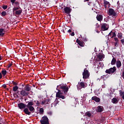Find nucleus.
I'll return each mask as SVG.
<instances>
[{
	"instance_id": "obj_1",
	"label": "nucleus",
	"mask_w": 124,
	"mask_h": 124,
	"mask_svg": "<svg viewBox=\"0 0 124 124\" xmlns=\"http://www.w3.org/2000/svg\"><path fill=\"white\" fill-rule=\"evenodd\" d=\"M56 90L58 91V92L56 93V97L64 99L65 96H64V94H67V92H68L69 90L68 87L64 86L63 84H60L57 86Z\"/></svg>"
},
{
	"instance_id": "obj_2",
	"label": "nucleus",
	"mask_w": 124,
	"mask_h": 124,
	"mask_svg": "<svg viewBox=\"0 0 124 124\" xmlns=\"http://www.w3.org/2000/svg\"><path fill=\"white\" fill-rule=\"evenodd\" d=\"M28 104L26 105V108H25L24 109H23V112L26 114V115H28L30 116V115H31V113H34V110L35 109L33 107L34 103L33 102H27Z\"/></svg>"
},
{
	"instance_id": "obj_3",
	"label": "nucleus",
	"mask_w": 124,
	"mask_h": 124,
	"mask_svg": "<svg viewBox=\"0 0 124 124\" xmlns=\"http://www.w3.org/2000/svg\"><path fill=\"white\" fill-rule=\"evenodd\" d=\"M16 93H17L19 95H21V96H23V97L28 96V95L30 94V93L27 92V91H26L23 89L20 91H17V92Z\"/></svg>"
},
{
	"instance_id": "obj_4",
	"label": "nucleus",
	"mask_w": 124,
	"mask_h": 124,
	"mask_svg": "<svg viewBox=\"0 0 124 124\" xmlns=\"http://www.w3.org/2000/svg\"><path fill=\"white\" fill-rule=\"evenodd\" d=\"M108 14L109 16H112V17H117L118 16L117 13L112 8H109L108 9Z\"/></svg>"
},
{
	"instance_id": "obj_5",
	"label": "nucleus",
	"mask_w": 124,
	"mask_h": 124,
	"mask_svg": "<svg viewBox=\"0 0 124 124\" xmlns=\"http://www.w3.org/2000/svg\"><path fill=\"white\" fill-rule=\"evenodd\" d=\"M116 71H117V68H116V66H113L108 69H107L105 72L108 74H113V73H115Z\"/></svg>"
},
{
	"instance_id": "obj_6",
	"label": "nucleus",
	"mask_w": 124,
	"mask_h": 124,
	"mask_svg": "<svg viewBox=\"0 0 124 124\" xmlns=\"http://www.w3.org/2000/svg\"><path fill=\"white\" fill-rule=\"evenodd\" d=\"M82 75L84 79H88V78L90 77V73L89 72V71L87 70V69H85L82 73Z\"/></svg>"
},
{
	"instance_id": "obj_7",
	"label": "nucleus",
	"mask_w": 124,
	"mask_h": 124,
	"mask_svg": "<svg viewBox=\"0 0 124 124\" xmlns=\"http://www.w3.org/2000/svg\"><path fill=\"white\" fill-rule=\"evenodd\" d=\"M40 123L41 124H49V119L47 116H43L42 117V120H40Z\"/></svg>"
},
{
	"instance_id": "obj_8",
	"label": "nucleus",
	"mask_w": 124,
	"mask_h": 124,
	"mask_svg": "<svg viewBox=\"0 0 124 124\" xmlns=\"http://www.w3.org/2000/svg\"><path fill=\"white\" fill-rule=\"evenodd\" d=\"M17 106L19 109L21 110L24 109H26V107H27V105L23 103H19V104H17Z\"/></svg>"
},
{
	"instance_id": "obj_9",
	"label": "nucleus",
	"mask_w": 124,
	"mask_h": 124,
	"mask_svg": "<svg viewBox=\"0 0 124 124\" xmlns=\"http://www.w3.org/2000/svg\"><path fill=\"white\" fill-rule=\"evenodd\" d=\"M64 11L66 14H70L71 12V9L69 7H65L64 8Z\"/></svg>"
},
{
	"instance_id": "obj_10",
	"label": "nucleus",
	"mask_w": 124,
	"mask_h": 124,
	"mask_svg": "<svg viewBox=\"0 0 124 124\" xmlns=\"http://www.w3.org/2000/svg\"><path fill=\"white\" fill-rule=\"evenodd\" d=\"M76 42L78 43V44L79 46H80V47H84V46H85V43L80 41L79 39H77Z\"/></svg>"
},
{
	"instance_id": "obj_11",
	"label": "nucleus",
	"mask_w": 124,
	"mask_h": 124,
	"mask_svg": "<svg viewBox=\"0 0 124 124\" xmlns=\"http://www.w3.org/2000/svg\"><path fill=\"white\" fill-rule=\"evenodd\" d=\"M108 27V24L106 23H104L101 26V29L102 31H105L108 30V27Z\"/></svg>"
},
{
	"instance_id": "obj_12",
	"label": "nucleus",
	"mask_w": 124,
	"mask_h": 124,
	"mask_svg": "<svg viewBox=\"0 0 124 124\" xmlns=\"http://www.w3.org/2000/svg\"><path fill=\"white\" fill-rule=\"evenodd\" d=\"M96 18L97 21L101 22L103 20V16L102 15H97Z\"/></svg>"
},
{
	"instance_id": "obj_13",
	"label": "nucleus",
	"mask_w": 124,
	"mask_h": 124,
	"mask_svg": "<svg viewBox=\"0 0 124 124\" xmlns=\"http://www.w3.org/2000/svg\"><path fill=\"white\" fill-rule=\"evenodd\" d=\"M31 85H27L25 88H24V90L27 92V93H29V92H30V91H31Z\"/></svg>"
},
{
	"instance_id": "obj_14",
	"label": "nucleus",
	"mask_w": 124,
	"mask_h": 124,
	"mask_svg": "<svg viewBox=\"0 0 124 124\" xmlns=\"http://www.w3.org/2000/svg\"><path fill=\"white\" fill-rule=\"evenodd\" d=\"M92 99L95 102H100V98L97 97L96 96L92 97Z\"/></svg>"
},
{
	"instance_id": "obj_15",
	"label": "nucleus",
	"mask_w": 124,
	"mask_h": 124,
	"mask_svg": "<svg viewBox=\"0 0 124 124\" xmlns=\"http://www.w3.org/2000/svg\"><path fill=\"white\" fill-rule=\"evenodd\" d=\"M114 41H115V43L114 44V46L115 47H118L119 46V39H118V38H117V37H114Z\"/></svg>"
},
{
	"instance_id": "obj_16",
	"label": "nucleus",
	"mask_w": 124,
	"mask_h": 124,
	"mask_svg": "<svg viewBox=\"0 0 124 124\" xmlns=\"http://www.w3.org/2000/svg\"><path fill=\"white\" fill-rule=\"evenodd\" d=\"M113 59H112L111 64V65H115L116 63H117V59L114 57V56H112Z\"/></svg>"
},
{
	"instance_id": "obj_17",
	"label": "nucleus",
	"mask_w": 124,
	"mask_h": 124,
	"mask_svg": "<svg viewBox=\"0 0 124 124\" xmlns=\"http://www.w3.org/2000/svg\"><path fill=\"white\" fill-rule=\"evenodd\" d=\"M121 66H122V62L120 60H117L116 62V67L118 68H120Z\"/></svg>"
},
{
	"instance_id": "obj_18",
	"label": "nucleus",
	"mask_w": 124,
	"mask_h": 124,
	"mask_svg": "<svg viewBox=\"0 0 124 124\" xmlns=\"http://www.w3.org/2000/svg\"><path fill=\"white\" fill-rule=\"evenodd\" d=\"M79 85L83 89H85V88L87 87V84L85 82H80Z\"/></svg>"
},
{
	"instance_id": "obj_19",
	"label": "nucleus",
	"mask_w": 124,
	"mask_h": 124,
	"mask_svg": "<svg viewBox=\"0 0 124 124\" xmlns=\"http://www.w3.org/2000/svg\"><path fill=\"white\" fill-rule=\"evenodd\" d=\"M85 117H88V118H91L92 117V112L87 111L85 114Z\"/></svg>"
},
{
	"instance_id": "obj_20",
	"label": "nucleus",
	"mask_w": 124,
	"mask_h": 124,
	"mask_svg": "<svg viewBox=\"0 0 124 124\" xmlns=\"http://www.w3.org/2000/svg\"><path fill=\"white\" fill-rule=\"evenodd\" d=\"M97 112H102V111H103V107H102L101 106H99L97 107Z\"/></svg>"
},
{
	"instance_id": "obj_21",
	"label": "nucleus",
	"mask_w": 124,
	"mask_h": 124,
	"mask_svg": "<svg viewBox=\"0 0 124 124\" xmlns=\"http://www.w3.org/2000/svg\"><path fill=\"white\" fill-rule=\"evenodd\" d=\"M112 103L113 104H117L119 102V100H118V99H116L115 97L113 98L111 100Z\"/></svg>"
},
{
	"instance_id": "obj_22",
	"label": "nucleus",
	"mask_w": 124,
	"mask_h": 124,
	"mask_svg": "<svg viewBox=\"0 0 124 124\" xmlns=\"http://www.w3.org/2000/svg\"><path fill=\"white\" fill-rule=\"evenodd\" d=\"M19 89V87H18L17 86H15L13 87V92H18V90Z\"/></svg>"
},
{
	"instance_id": "obj_23",
	"label": "nucleus",
	"mask_w": 124,
	"mask_h": 124,
	"mask_svg": "<svg viewBox=\"0 0 124 124\" xmlns=\"http://www.w3.org/2000/svg\"><path fill=\"white\" fill-rule=\"evenodd\" d=\"M103 1H104V4H106L107 5H108L109 7H110V5H111L109 1H107L106 0H103Z\"/></svg>"
},
{
	"instance_id": "obj_24",
	"label": "nucleus",
	"mask_w": 124,
	"mask_h": 124,
	"mask_svg": "<svg viewBox=\"0 0 124 124\" xmlns=\"http://www.w3.org/2000/svg\"><path fill=\"white\" fill-rule=\"evenodd\" d=\"M3 29H0V36H3L4 35V33L3 32Z\"/></svg>"
},
{
	"instance_id": "obj_25",
	"label": "nucleus",
	"mask_w": 124,
	"mask_h": 124,
	"mask_svg": "<svg viewBox=\"0 0 124 124\" xmlns=\"http://www.w3.org/2000/svg\"><path fill=\"white\" fill-rule=\"evenodd\" d=\"M118 38H119V39H122V38H123V33L122 32L118 33Z\"/></svg>"
},
{
	"instance_id": "obj_26",
	"label": "nucleus",
	"mask_w": 124,
	"mask_h": 124,
	"mask_svg": "<svg viewBox=\"0 0 124 124\" xmlns=\"http://www.w3.org/2000/svg\"><path fill=\"white\" fill-rule=\"evenodd\" d=\"M1 73L3 76H5L7 73V71L6 70H3L1 71Z\"/></svg>"
},
{
	"instance_id": "obj_27",
	"label": "nucleus",
	"mask_w": 124,
	"mask_h": 124,
	"mask_svg": "<svg viewBox=\"0 0 124 124\" xmlns=\"http://www.w3.org/2000/svg\"><path fill=\"white\" fill-rule=\"evenodd\" d=\"M21 13H22V10L16 11V15H21Z\"/></svg>"
},
{
	"instance_id": "obj_28",
	"label": "nucleus",
	"mask_w": 124,
	"mask_h": 124,
	"mask_svg": "<svg viewBox=\"0 0 124 124\" xmlns=\"http://www.w3.org/2000/svg\"><path fill=\"white\" fill-rule=\"evenodd\" d=\"M103 57H104L103 55L100 54L98 55V58L99 60H102Z\"/></svg>"
},
{
	"instance_id": "obj_29",
	"label": "nucleus",
	"mask_w": 124,
	"mask_h": 124,
	"mask_svg": "<svg viewBox=\"0 0 124 124\" xmlns=\"http://www.w3.org/2000/svg\"><path fill=\"white\" fill-rule=\"evenodd\" d=\"M2 16H6L7 13L5 11H3L1 13Z\"/></svg>"
},
{
	"instance_id": "obj_30",
	"label": "nucleus",
	"mask_w": 124,
	"mask_h": 124,
	"mask_svg": "<svg viewBox=\"0 0 124 124\" xmlns=\"http://www.w3.org/2000/svg\"><path fill=\"white\" fill-rule=\"evenodd\" d=\"M40 113L41 114H42L44 113V109L43 108H40Z\"/></svg>"
},
{
	"instance_id": "obj_31",
	"label": "nucleus",
	"mask_w": 124,
	"mask_h": 124,
	"mask_svg": "<svg viewBox=\"0 0 124 124\" xmlns=\"http://www.w3.org/2000/svg\"><path fill=\"white\" fill-rule=\"evenodd\" d=\"M47 100H44L42 102V103H41V104L42 105H44V104H47Z\"/></svg>"
},
{
	"instance_id": "obj_32",
	"label": "nucleus",
	"mask_w": 124,
	"mask_h": 124,
	"mask_svg": "<svg viewBox=\"0 0 124 124\" xmlns=\"http://www.w3.org/2000/svg\"><path fill=\"white\" fill-rule=\"evenodd\" d=\"M82 38V40H83V41H84V42H87L88 39H87V38H86V37H83Z\"/></svg>"
},
{
	"instance_id": "obj_33",
	"label": "nucleus",
	"mask_w": 124,
	"mask_h": 124,
	"mask_svg": "<svg viewBox=\"0 0 124 124\" xmlns=\"http://www.w3.org/2000/svg\"><path fill=\"white\" fill-rule=\"evenodd\" d=\"M119 93L121 96H123V95L124 94V92L122 91V90L119 91Z\"/></svg>"
},
{
	"instance_id": "obj_34",
	"label": "nucleus",
	"mask_w": 124,
	"mask_h": 124,
	"mask_svg": "<svg viewBox=\"0 0 124 124\" xmlns=\"http://www.w3.org/2000/svg\"><path fill=\"white\" fill-rule=\"evenodd\" d=\"M114 37H116V32H112V36H111V38H113Z\"/></svg>"
},
{
	"instance_id": "obj_35",
	"label": "nucleus",
	"mask_w": 124,
	"mask_h": 124,
	"mask_svg": "<svg viewBox=\"0 0 124 124\" xmlns=\"http://www.w3.org/2000/svg\"><path fill=\"white\" fill-rule=\"evenodd\" d=\"M16 10H19V7H14L13 8V11H16Z\"/></svg>"
},
{
	"instance_id": "obj_36",
	"label": "nucleus",
	"mask_w": 124,
	"mask_h": 124,
	"mask_svg": "<svg viewBox=\"0 0 124 124\" xmlns=\"http://www.w3.org/2000/svg\"><path fill=\"white\" fill-rule=\"evenodd\" d=\"M13 65V62H11V63L9 64L8 66V68H10V67H11L12 65Z\"/></svg>"
},
{
	"instance_id": "obj_37",
	"label": "nucleus",
	"mask_w": 124,
	"mask_h": 124,
	"mask_svg": "<svg viewBox=\"0 0 124 124\" xmlns=\"http://www.w3.org/2000/svg\"><path fill=\"white\" fill-rule=\"evenodd\" d=\"M2 7L3 9H7V5H3Z\"/></svg>"
},
{
	"instance_id": "obj_38",
	"label": "nucleus",
	"mask_w": 124,
	"mask_h": 124,
	"mask_svg": "<svg viewBox=\"0 0 124 124\" xmlns=\"http://www.w3.org/2000/svg\"><path fill=\"white\" fill-rule=\"evenodd\" d=\"M13 83V85H14V86H17V85H18V83H17V82H15L14 81H12Z\"/></svg>"
},
{
	"instance_id": "obj_39",
	"label": "nucleus",
	"mask_w": 124,
	"mask_h": 124,
	"mask_svg": "<svg viewBox=\"0 0 124 124\" xmlns=\"http://www.w3.org/2000/svg\"><path fill=\"white\" fill-rule=\"evenodd\" d=\"M121 42L122 44H123V45H124V39H121Z\"/></svg>"
},
{
	"instance_id": "obj_40",
	"label": "nucleus",
	"mask_w": 124,
	"mask_h": 124,
	"mask_svg": "<svg viewBox=\"0 0 124 124\" xmlns=\"http://www.w3.org/2000/svg\"><path fill=\"white\" fill-rule=\"evenodd\" d=\"M11 0V2H12V4H13V3H15V1L16 0Z\"/></svg>"
},
{
	"instance_id": "obj_41",
	"label": "nucleus",
	"mask_w": 124,
	"mask_h": 124,
	"mask_svg": "<svg viewBox=\"0 0 124 124\" xmlns=\"http://www.w3.org/2000/svg\"><path fill=\"white\" fill-rule=\"evenodd\" d=\"M15 4L16 5H20V3H19L18 1L15 2Z\"/></svg>"
},
{
	"instance_id": "obj_42",
	"label": "nucleus",
	"mask_w": 124,
	"mask_h": 124,
	"mask_svg": "<svg viewBox=\"0 0 124 124\" xmlns=\"http://www.w3.org/2000/svg\"><path fill=\"white\" fill-rule=\"evenodd\" d=\"M112 33H113V31H110V32H109V34H108V36H112Z\"/></svg>"
},
{
	"instance_id": "obj_43",
	"label": "nucleus",
	"mask_w": 124,
	"mask_h": 124,
	"mask_svg": "<svg viewBox=\"0 0 124 124\" xmlns=\"http://www.w3.org/2000/svg\"><path fill=\"white\" fill-rule=\"evenodd\" d=\"M71 36H74V35H75V33H74V32H72L71 33Z\"/></svg>"
},
{
	"instance_id": "obj_44",
	"label": "nucleus",
	"mask_w": 124,
	"mask_h": 124,
	"mask_svg": "<svg viewBox=\"0 0 124 124\" xmlns=\"http://www.w3.org/2000/svg\"><path fill=\"white\" fill-rule=\"evenodd\" d=\"M65 31H66V28H65L64 29L62 30V31H63V33H65Z\"/></svg>"
},
{
	"instance_id": "obj_45",
	"label": "nucleus",
	"mask_w": 124,
	"mask_h": 124,
	"mask_svg": "<svg viewBox=\"0 0 124 124\" xmlns=\"http://www.w3.org/2000/svg\"><path fill=\"white\" fill-rule=\"evenodd\" d=\"M47 114L48 115H49V116H51L52 115V112L51 111H49V112H47Z\"/></svg>"
},
{
	"instance_id": "obj_46",
	"label": "nucleus",
	"mask_w": 124,
	"mask_h": 124,
	"mask_svg": "<svg viewBox=\"0 0 124 124\" xmlns=\"http://www.w3.org/2000/svg\"><path fill=\"white\" fill-rule=\"evenodd\" d=\"M2 87H3V88L4 89H6L7 86L6 85V84H3Z\"/></svg>"
},
{
	"instance_id": "obj_47",
	"label": "nucleus",
	"mask_w": 124,
	"mask_h": 124,
	"mask_svg": "<svg viewBox=\"0 0 124 124\" xmlns=\"http://www.w3.org/2000/svg\"><path fill=\"white\" fill-rule=\"evenodd\" d=\"M2 78V75L1 74V73L0 72V79Z\"/></svg>"
},
{
	"instance_id": "obj_48",
	"label": "nucleus",
	"mask_w": 124,
	"mask_h": 124,
	"mask_svg": "<svg viewBox=\"0 0 124 124\" xmlns=\"http://www.w3.org/2000/svg\"><path fill=\"white\" fill-rule=\"evenodd\" d=\"M36 104V105H39V104H40V103H39V102L38 101H37Z\"/></svg>"
},
{
	"instance_id": "obj_49",
	"label": "nucleus",
	"mask_w": 124,
	"mask_h": 124,
	"mask_svg": "<svg viewBox=\"0 0 124 124\" xmlns=\"http://www.w3.org/2000/svg\"><path fill=\"white\" fill-rule=\"evenodd\" d=\"M122 77H123V78L124 79V71L123 72Z\"/></svg>"
},
{
	"instance_id": "obj_50",
	"label": "nucleus",
	"mask_w": 124,
	"mask_h": 124,
	"mask_svg": "<svg viewBox=\"0 0 124 124\" xmlns=\"http://www.w3.org/2000/svg\"><path fill=\"white\" fill-rule=\"evenodd\" d=\"M46 100V104H48V102H49V101H50V99H48V100Z\"/></svg>"
},
{
	"instance_id": "obj_51",
	"label": "nucleus",
	"mask_w": 124,
	"mask_h": 124,
	"mask_svg": "<svg viewBox=\"0 0 124 124\" xmlns=\"http://www.w3.org/2000/svg\"><path fill=\"white\" fill-rule=\"evenodd\" d=\"M68 32H71L72 31L71 30L69 29V30L67 31Z\"/></svg>"
},
{
	"instance_id": "obj_52",
	"label": "nucleus",
	"mask_w": 124,
	"mask_h": 124,
	"mask_svg": "<svg viewBox=\"0 0 124 124\" xmlns=\"http://www.w3.org/2000/svg\"><path fill=\"white\" fill-rule=\"evenodd\" d=\"M104 7L105 8H106V7H107V5L104 4Z\"/></svg>"
},
{
	"instance_id": "obj_53",
	"label": "nucleus",
	"mask_w": 124,
	"mask_h": 124,
	"mask_svg": "<svg viewBox=\"0 0 124 124\" xmlns=\"http://www.w3.org/2000/svg\"><path fill=\"white\" fill-rule=\"evenodd\" d=\"M90 0H84V2H85V1H89Z\"/></svg>"
},
{
	"instance_id": "obj_54",
	"label": "nucleus",
	"mask_w": 124,
	"mask_h": 124,
	"mask_svg": "<svg viewBox=\"0 0 124 124\" xmlns=\"http://www.w3.org/2000/svg\"><path fill=\"white\" fill-rule=\"evenodd\" d=\"M22 87H25V84H22Z\"/></svg>"
},
{
	"instance_id": "obj_55",
	"label": "nucleus",
	"mask_w": 124,
	"mask_h": 124,
	"mask_svg": "<svg viewBox=\"0 0 124 124\" xmlns=\"http://www.w3.org/2000/svg\"><path fill=\"white\" fill-rule=\"evenodd\" d=\"M117 4H118V5H119V4H120V2H119V1L117 2Z\"/></svg>"
},
{
	"instance_id": "obj_56",
	"label": "nucleus",
	"mask_w": 124,
	"mask_h": 124,
	"mask_svg": "<svg viewBox=\"0 0 124 124\" xmlns=\"http://www.w3.org/2000/svg\"><path fill=\"white\" fill-rule=\"evenodd\" d=\"M122 98H123V99H124V94L123 95Z\"/></svg>"
},
{
	"instance_id": "obj_57",
	"label": "nucleus",
	"mask_w": 124,
	"mask_h": 124,
	"mask_svg": "<svg viewBox=\"0 0 124 124\" xmlns=\"http://www.w3.org/2000/svg\"><path fill=\"white\" fill-rule=\"evenodd\" d=\"M0 61H1V56H0Z\"/></svg>"
},
{
	"instance_id": "obj_58",
	"label": "nucleus",
	"mask_w": 124,
	"mask_h": 124,
	"mask_svg": "<svg viewBox=\"0 0 124 124\" xmlns=\"http://www.w3.org/2000/svg\"><path fill=\"white\" fill-rule=\"evenodd\" d=\"M90 3H91V2L88 3V5H90Z\"/></svg>"
},
{
	"instance_id": "obj_59",
	"label": "nucleus",
	"mask_w": 124,
	"mask_h": 124,
	"mask_svg": "<svg viewBox=\"0 0 124 124\" xmlns=\"http://www.w3.org/2000/svg\"><path fill=\"white\" fill-rule=\"evenodd\" d=\"M22 85V83H20V84H19V85Z\"/></svg>"
},
{
	"instance_id": "obj_60",
	"label": "nucleus",
	"mask_w": 124,
	"mask_h": 124,
	"mask_svg": "<svg viewBox=\"0 0 124 124\" xmlns=\"http://www.w3.org/2000/svg\"><path fill=\"white\" fill-rule=\"evenodd\" d=\"M15 94H16V93L14 94V95H15Z\"/></svg>"
},
{
	"instance_id": "obj_61",
	"label": "nucleus",
	"mask_w": 124,
	"mask_h": 124,
	"mask_svg": "<svg viewBox=\"0 0 124 124\" xmlns=\"http://www.w3.org/2000/svg\"><path fill=\"white\" fill-rule=\"evenodd\" d=\"M6 89L8 90H9L8 88H6Z\"/></svg>"
},
{
	"instance_id": "obj_62",
	"label": "nucleus",
	"mask_w": 124,
	"mask_h": 124,
	"mask_svg": "<svg viewBox=\"0 0 124 124\" xmlns=\"http://www.w3.org/2000/svg\"><path fill=\"white\" fill-rule=\"evenodd\" d=\"M46 1H48V0H46Z\"/></svg>"
},
{
	"instance_id": "obj_63",
	"label": "nucleus",
	"mask_w": 124,
	"mask_h": 124,
	"mask_svg": "<svg viewBox=\"0 0 124 124\" xmlns=\"http://www.w3.org/2000/svg\"><path fill=\"white\" fill-rule=\"evenodd\" d=\"M17 23H17V22L16 23V24H17Z\"/></svg>"
}]
</instances>
